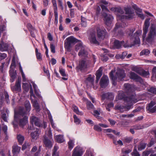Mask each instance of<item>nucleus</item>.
Masks as SVG:
<instances>
[{
    "instance_id": "f257e3e1",
    "label": "nucleus",
    "mask_w": 156,
    "mask_h": 156,
    "mask_svg": "<svg viewBox=\"0 0 156 156\" xmlns=\"http://www.w3.org/2000/svg\"><path fill=\"white\" fill-rule=\"evenodd\" d=\"M22 111L18 112V114L15 113L14 114V120L13 122V124L14 127H16L17 126L18 122H17L18 119H19V125L21 127H23L28 122V117L26 115V113H23Z\"/></svg>"
},
{
    "instance_id": "f03ea898",
    "label": "nucleus",
    "mask_w": 156,
    "mask_h": 156,
    "mask_svg": "<svg viewBox=\"0 0 156 156\" xmlns=\"http://www.w3.org/2000/svg\"><path fill=\"white\" fill-rule=\"evenodd\" d=\"M125 10L126 14L127 15V16H124L119 15H117V20L119 21L120 22H119V23H118L116 24V28L118 29L120 27H125L126 25V24L124 22H122L123 19L125 18L126 19L132 18L133 16L134 13L131 11V9L130 8L127 7L126 8Z\"/></svg>"
},
{
    "instance_id": "7ed1b4c3",
    "label": "nucleus",
    "mask_w": 156,
    "mask_h": 156,
    "mask_svg": "<svg viewBox=\"0 0 156 156\" xmlns=\"http://www.w3.org/2000/svg\"><path fill=\"white\" fill-rule=\"evenodd\" d=\"M114 71H111L110 73V78L113 82V84L115 85V81L117 80H122L126 76V74L123 70L118 69H117L115 76L113 75Z\"/></svg>"
},
{
    "instance_id": "20e7f679",
    "label": "nucleus",
    "mask_w": 156,
    "mask_h": 156,
    "mask_svg": "<svg viewBox=\"0 0 156 156\" xmlns=\"http://www.w3.org/2000/svg\"><path fill=\"white\" fill-rule=\"evenodd\" d=\"M127 98L128 99H129L128 102L131 104L130 105L126 106L117 105L115 106V109L116 110H119L122 112L127 111L132 108L133 103H135L138 101V100L135 98V96H132L130 98Z\"/></svg>"
},
{
    "instance_id": "39448f33",
    "label": "nucleus",
    "mask_w": 156,
    "mask_h": 156,
    "mask_svg": "<svg viewBox=\"0 0 156 156\" xmlns=\"http://www.w3.org/2000/svg\"><path fill=\"white\" fill-rule=\"evenodd\" d=\"M66 40L67 41L65 43V48L68 50H70L71 46V44L73 43L79 42V40H78L73 36H70L67 38Z\"/></svg>"
},
{
    "instance_id": "423d86ee",
    "label": "nucleus",
    "mask_w": 156,
    "mask_h": 156,
    "mask_svg": "<svg viewBox=\"0 0 156 156\" xmlns=\"http://www.w3.org/2000/svg\"><path fill=\"white\" fill-rule=\"evenodd\" d=\"M84 151L83 147L77 146L73 151L72 156H82Z\"/></svg>"
},
{
    "instance_id": "0eeeda50",
    "label": "nucleus",
    "mask_w": 156,
    "mask_h": 156,
    "mask_svg": "<svg viewBox=\"0 0 156 156\" xmlns=\"http://www.w3.org/2000/svg\"><path fill=\"white\" fill-rule=\"evenodd\" d=\"M142 33V30H138L134 34L133 36L131 38V41H133V43L132 44V45L139 43L140 40L139 36Z\"/></svg>"
},
{
    "instance_id": "6e6552de",
    "label": "nucleus",
    "mask_w": 156,
    "mask_h": 156,
    "mask_svg": "<svg viewBox=\"0 0 156 156\" xmlns=\"http://www.w3.org/2000/svg\"><path fill=\"white\" fill-rule=\"evenodd\" d=\"M31 90L30 91V96L32 99V101L33 103V106L37 109V111L39 110V106L37 101L35 99V96L33 93V91L31 86L30 85Z\"/></svg>"
},
{
    "instance_id": "1a4fd4ad",
    "label": "nucleus",
    "mask_w": 156,
    "mask_h": 156,
    "mask_svg": "<svg viewBox=\"0 0 156 156\" xmlns=\"http://www.w3.org/2000/svg\"><path fill=\"white\" fill-rule=\"evenodd\" d=\"M156 35L155 30L151 28L150 30L148 36L146 38V40L149 43H151L154 40V37Z\"/></svg>"
},
{
    "instance_id": "9d476101",
    "label": "nucleus",
    "mask_w": 156,
    "mask_h": 156,
    "mask_svg": "<svg viewBox=\"0 0 156 156\" xmlns=\"http://www.w3.org/2000/svg\"><path fill=\"white\" fill-rule=\"evenodd\" d=\"M122 45H123L124 47L125 48L130 46L129 45L124 44V41H120L117 40H115L113 42V48H114L119 49Z\"/></svg>"
},
{
    "instance_id": "9b49d317",
    "label": "nucleus",
    "mask_w": 156,
    "mask_h": 156,
    "mask_svg": "<svg viewBox=\"0 0 156 156\" xmlns=\"http://www.w3.org/2000/svg\"><path fill=\"white\" fill-rule=\"evenodd\" d=\"M150 22L149 20H146L145 22L144 27L143 28V40L144 41L146 39V34L148 30V28L149 26Z\"/></svg>"
},
{
    "instance_id": "f8f14e48",
    "label": "nucleus",
    "mask_w": 156,
    "mask_h": 156,
    "mask_svg": "<svg viewBox=\"0 0 156 156\" xmlns=\"http://www.w3.org/2000/svg\"><path fill=\"white\" fill-rule=\"evenodd\" d=\"M108 76L103 75L101 78L100 82V86L102 88H105L108 84Z\"/></svg>"
},
{
    "instance_id": "ddd939ff",
    "label": "nucleus",
    "mask_w": 156,
    "mask_h": 156,
    "mask_svg": "<svg viewBox=\"0 0 156 156\" xmlns=\"http://www.w3.org/2000/svg\"><path fill=\"white\" fill-rule=\"evenodd\" d=\"M102 15L104 17V20L107 25L110 24L112 22V20L113 19V17L110 15H108L105 12H104Z\"/></svg>"
},
{
    "instance_id": "4468645a",
    "label": "nucleus",
    "mask_w": 156,
    "mask_h": 156,
    "mask_svg": "<svg viewBox=\"0 0 156 156\" xmlns=\"http://www.w3.org/2000/svg\"><path fill=\"white\" fill-rule=\"evenodd\" d=\"M25 106L26 108V111H24V109L23 108H21L20 109L19 111L18 112H20L22 111V109H23L22 112L23 113H25L26 114L28 113L30 109H31V105L30 104L29 101H26L25 102Z\"/></svg>"
},
{
    "instance_id": "2eb2a0df",
    "label": "nucleus",
    "mask_w": 156,
    "mask_h": 156,
    "mask_svg": "<svg viewBox=\"0 0 156 156\" xmlns=\"http://www.w3.org/2000/svg\"><path fill=\"white\" fill-rule=\"evenodd\" d=\"M155 104V103L153 101H151L148 104L146 108L150 112L153 113L156 111V105L154 107L153 106Z\"/></svg>"
},
{
    "instance_id": "dca6fc26",
    "label": "nucleus",
    "mask_w": 156,
    "mask_h": 156,
    "mask_svg": "<svg viewBox=\"0 0 156 156\" xmlns=\"http://www.w3.org/2000/svg\"><path fill=\"white\" fill-rule=\"evenodd\" d=\"M124 87L125 90L128 93L132 92L136 90L134 86L131 85L128 83L125 84Z\"/></svg>"
},
{
    "instance_id": "f3484780",
    "label": "nucleus",
    "mask_w": 156,
    "mask_h": 156,
    "mask_svg": "<svg viewBox=\"0 0 156 156\" xmlns=\"http://www.w3.org/2000/svg\"><path fill=\"white\" fill-rule=\"evenodd\" d=\"M21 80L18 79L16 81L15 85L12 87L11 88L13 91H17L20 92L21 91Z\"/></svg>"
},
{
    "instance_id": "a211bd4d",
    "label": "nucleus",
    "mask_w": 156,
    "mask_h": 156,
    "mask_svg": "<svg viewBox=\"0 0 156 156\" xmlns=\"http://www.w3.org/2000/svg\"><path fill=\"white\" fill-rule=\"evenodd\" d=\"M130 77L131 79L134 80L136 81L139 82L141 83L143 82L142 80L141 77L138 76L134 72H131L130 73Z\"/></svg>"
},
{
    "instance_id": "6ab92c4d",
    "label": "nucleus",
    "mask_w": 156,
    "mask_h": 156,
    "mask_svg": "<svg viewBox=\"0 0 156 156\" xmlns=\"http://www.w3.org/2000/svg\"><path fill=\"white\" fill-rule=\"evenodd\" d=\"M98 36V37L103 38L106 37V30H101L99 27L97 28Z\"/></svg>"
},
{
    "instance_id": "aec40b11",
    "label": "nucleus",
    "mask_w": 156,
    "mask_h": 156,
    "mask_svg": "<svg viewBox=\"0 0 156 156\" xmlns=\"http://www.w3.org/2000/svg\"><path fill=\"white\" fill-rule=\"evenodd\" d=\"M100 5L101 7L102 11L108 12L109 10L107 8L106 5L108 4V2L105 0H101L100 2Z\"/></svg>"
},
{
    "instance_id": "412c9836",
    "label": "nucleus",
    "mask_w": 156,
    "mask_h": 156,
    "mask_svg": "<svg viewBox=\"0 0 156 156\" xmlns=\"http://www.w3.org/2000/svg\"><path fill=\"white\" fill-rule=\"evenodd\" d=\"M40 132L39 130L37 129L35 131L31 133V137L32 138L31 140L32 141H34L38 138Z\"/></svg>"
},
{
    "instance_id": "4be33fe9",
    "label": "nucleus",
    "mask_w": 156,
    "mask_h": 156,
    "mask_svg": "<svg viewBox=\"0 0 156 156\" xmlns=\"http://www.w3.org/2000/svg\"><path fill=\"white\" fill-rule=\"evenodd\" d=\"M89 40L90 42L91 43L98 45L99 44L98 42L96 39L94 33H92L90 34L89 37Z\"/></svg>"
},
{
    "instance_id": "5701e85b",
    "label": "nucleus",
    "mask_w": 156,
    "mask_h": 156,
    "mask_svg": "<svg viewBox=\"0 0 156 156\" xmlns=\"http://www.w3.org/2000/svg\"><path fill=\"white\" fill-rule=\"evenodd\" d=\"M30 120L31 123L34 124L35 126H40V120L36 117L33 116L30 118Z\"/></svg>"
},
{
    "instance_id": "b1692460",
    "label": "nucleus",
    "mask_w": 156,
    "mask_h": 156,
    "mask_svg": "<svg viewBox=\"0 0 156 156\" xmlns=\"http://www.w3.org/2000/svg\"><path fill=\"white\" fill-rule=\"evenodd\" d=\"M9 45L7 43H4L2 39L0 44V50L2 51H6L8 50Z\"/></svg>"
},
{
    "instance_id": "393cba45",
    "label": "nucleus",
    "mask_w": 156,
    "mask_h": 156,
    "mask_svg": "<svg viewBox=\"0 0 156 156\" xmlns=\"http://www.w3.org/2000/svg\"><path fill=\"white\" fill-rule=\"evenodd\" d=\"M54 139L55 140L59 143H63L65 141L63 135H62L55 136Z\"/></svg>"
},
{
    "instance_id": "a878e982",
    "label": "nucleus",
    "mask_w": 156,
    "mask_h": 156,
    "mask_svg": "<svg viewBox=\"0 0 156 156\" xmlns=\"http://www.w3.org/2000/svg\"><path fill=\"white\" fill-rule=\"evenodd\" d=\"M102 97L103 99L105 98L113 100L114 98V96L111 93H106L103 94L102 95Z\"/></svg>"
},
{
    "instance_id": "bb28decb",
    "label": "nucleus",
    "mask_w": 156,
    "mask_h": 156,
    "mask_svg": "<svg viewBox=\"0 0 156 156\" xmlns=\"http://www.w3.org/2000/svg\"><path fill=\"white\" fill-rule=\"evenodd\" d=\"M21 147L18 146L17 145H14L12 147V151L14 155L16 156L19 153Z\"/></svg>"
},
{
    "instance_id": "cd10ccee",
    "label": "nucleus",
    "mask_w": 156,
    "mask_h": 156,
    "mask_svg": "<svg viewBox=\"0 0 156 156\" xmlns=\"http://www.w3.org/2000/svg\"><path fill=\"white\" fill-rule=\"evenodd\" d=\"M43 142L46 147L48 148H51L52 147V142L47 137H44Z\"/></svg>"
},
{
    "instance_id": "c85d7f7f",
    "label": "nucleus",
    "mask_w": 156,
    "mask_h": 156,
    "mask_svg": "<svg viewBox=\"0 0 156 156\" xmlns=\"http://www.w3.org/2000/svg\"><path fill=\"white\" fill-rule=\"evenodd\" d=\"M102 75V67H100L99 69L97 70V73H96V82L97 83L101 76Z\"/></svg>"
},
{
    "instance_id": "c756f323",
    "label": "nucleus",
    "mask_w": 156,
    "mask_h": 156,
    "mask_svg": "<svg viewBox=\"0 0 156 156\" xmlns=\"http://www.w3.org/2000/svg\"><path fill=\"white\" fill-rule=\"evenodd\" d=\"M87 66L86 62L84 60H82L80 62L79 68L80 70L84 69L86 68Z\"/></svg>"
},
{
    "instance_id": "7c9ffc66",
    "label": "nucleus",
    "mask_w": 156,
    "mask_h": 156,
    "mask_svg": "<svg viewBox=\"0 0 156 156\" xmlns=\"http://www.w3.org/2000/svg\"><path fill=\"white\" fill-rule=\"evenodd\" d=\"M9 74L11 77V81L13 82L16 77V72H14L13 70H9Z\"/></svg>"
},
{
    "instance_id": "2f4dec72",
    "label": "nucleus",
    "mask_w": 156,
    "mask_h": 156,
    "mask_svg": "<svg viewBox=\"0 0 156 156\" xmlns=\"http://www.w3.org/2000/svg\"><path fill=\"white\" fill-rule=\"evenodd\" d=\"M30 85L32 86V85L30 83V86L28 83H23L22 87L23 89L26 91L28 92L29 90L30 87ZM31 89H30V90Z\"/></svg>"
},
{
    "instance_id": "473e14b6",
    "label": "nucleus",
    "mask_w": 156,
    "mask_h": 156,
    "mask_svg": "<svg viewBox=\"0 0 156 156\" xmlns=\"http://www.w3.org/2000/svg\"><path fill=\"white\" fill-rule=\"evenodd\" d=\"M73 109L76 114L78 115H83V113L82 112L80 111L78 108L75 105H73L72 106Z\"/></svg>"
},
{
    "instance_id": "72a5a7b5",
    "label": "nucleus",
    "mask_w": 156,
    "mask_h": 156,
    "mask_svg": "<svg viewBox=\"0 0 156 156\" xmlns=\"http://www.w3.org/2000/svg\"><path fill=\"white\" fill-rule=\"evenodd\" d=\"M79 43L77 44L75 46V50L77 51L79 49L82 50L84 48V46H83L82 42L79 40Z\"/></svg>"
},
{
    "instance_id": "f704fd0d",
    "label": "nucleus",
    "mask_w": 156,
    "mask_h": 156,
    "mask_svg": "<svg viewBox=\"0 0 156 156\" xmlns=\"http://www.w3.org/2000/svg\"><path fill=\"white\" fill-rule=\"evenodd\" d=\"M88 55L87 52L84 50V48L82 50H80L78 53V55L80 57H86Z\"/></svg>"
},
{
    "instance_id": "c9c22d12",
    "label": "nucleus",
    "mask_w": 156,
    "mask_h": 156,
    "mask_svg": "<svg viewBox=\"0 0 156 156\" xmlns=\"http://www.w3.org/2000/svg\"><path fill=\"white\" fill-rule=\"evenodd\" d=\"M74 140H73L70 139L68 142V148L72 150L73 147L74 145Z\"/></svg>"
},
{
    "instance_id": "e433bc0d",
    "label": "nucleus",
    "mask_w": 156,
    "mask_h": 156,
    "mask_svg": "<svg viewBox=\"0 0 156 156\" xmlns=\"http://www.w3.org/2000/svg\"><path fill=\"white\" fill-rule=\"evenodd\" d=\"M135 71H136L135 70ZM136 71L139 74L145 77H147L149 75V73L148 71H146L144 70H141L140 72Z\"/></svg>"
},
{
    "instance_id": "4c0bfd02",
    "label": "nucleus",
    "mask_w": 156,
    "mask_h": 156,
    "mask_svg": "<svg viewBox=\"0 0 156 156\" xmlns=\"http://www.w3.org/2000/svg\"><path fill=\"white\" fill-rule=\"evenodd\" d=\"M32 84L34 90V92L36 95L37 96H40V94L38 92V90L37 85L33 82H31L30 83Z\"/></svg>"
},
{
    "instance_id": "58836bf2",
    "label": "nucleus",
    "mask_w": 156,
    "mask_h": 156,
    "mask_svg": "<svg viewBox=\"0 0 156 156\" xmlns=\"http://www.w3.org/2000/svg\"><path fill=\"white\" fill-rule=\"evenodd\" d=\"M81 25L83 27H86L87 25L86 19L82 16H81Z\"/></svg>"
},
{
    "instance_id": "ea45409f",
    "label": "nucleus",
    "mask_w": 156,
    "mask_h": 156,
    "mask_svg": "<svg viewBox=\"0 0 156 156\" xmlns=\"http://www.w3.org/2000/svg\"><path fill=\"white\" fill-rule=\"evenodd\" d=\"M105 133H111L112 132L114 134L117 135H119L120 134V132H117L115 130H113L111 129H105Z\"/></svg>"
},
{
    "instance_id": "a19ab883",
    "label": "nucleus",
    "mask_w": 156,
    "mask_h": 156,
    "mask_svg": "<svg viewBox=\"0 0 156 156\" xmlns=\"http://www.w3.org/2000/svg\"><path fill=\"white\" fill-rule=\"evenodd\" d=\"M150 53V51L147 49H145L142 50L140 53V55H148Z\"/></svg>"
},
{
    "instance_id": "79ce46f5",
    "label": "nucleus",
    "mask_w": 156,
    "mask_h": 156,
    "mask_svg": "<svg viewBox=\"0 0 156 156\" xmlns=\"http://www.w3.org/2000/svg\"><path fill=\"white\" fill-rule=\"evenodd\" d=\"M54 13L55 15V24L57 25L58 23V13L57 9H54Z\"/></svg>"
},
{
    "instance_id": "37998d69",
    "label": "nucleus",
    "mask_w": 156,
    "mask_h": 156,
    "mask_svg": "<svg viewBox=\"0 0 156 156\" xmlns=\"http://www.w3.org/2000/svg\"><path fill=\"white\" fill-rule=\"evenodd\" d=\"M46 136H48L50 138H52V135L51 128H49L48 129V130L46 132L45 136V137H46Z\"/></svg>"
},
{
    "instance_id": "c03bdc74",
    "label": "nucleus",
    "mask_w": 156,
    "mask_h": 156,
    "mask_svg": "<svg viewBox=\"0 0 156 156\" xmlns=\"http://www.w3.org/2000/svg\"><path fill=\"white\" fill-rule=\"evenodd\" d=\"M20 70L22 76L23 78V82L27 81V80L26 78L25 74L23 72L22 67L20 64Z\"/></svg>"
},
{
    "instance_id": "a18cd8bd",
    "label": "nucleus",
    "mask_w": 156,
    "mask_h": 156,
    "mask_svg": "<svg viewBox=\"0 0 156 156\" xmlns=\"http://www.w3.org/2000/svg\"><path fill=\"white\" fill-rule=\"evenodd\" d=\"M18 141L20 144H22L24 140V137L20 134L18 135L17 137Z\"/></svg>"
},
{
    "instance_id": "49530a36",
    "label": "nucleus",
    "mask_w": 156,
    "mask_h": 156,
    "mask_svg": "<svg viewBox=\"0 0 156 156\" xmlns=\"http://www.w3.org/2000/svg\"><path fill=\"white\" fill-rule=\"evenodd\" d=\"M73 118L74 119V122L76 125H79L81 122V120L80 119L78 118L75 115H73Z\"/></svg>"
},
{
    "instance_id": "de8ad7c7",
    "label": "nucleus",
    "mask_w": 156,
    "mask_h": 156,
    "mask_svg": "<svg viewBox=\"0 0 156 156\" xmlns=\"http://www.w3.org/2000/svg\"><path fill=\"white\" fill-rule=\"evenodd\" d=\"M94 129L95 130L98 132H101L102 130V129L101 126L98 125H95L94 127Z\"/></svg>"
},
{
    "instance_id": "09e8293b",
    "label": "nucleus",
    "mask_w": 156,
    "mask_h": 156,
    "mask_svg": "<svg viewBox=\"0 0 156 156\" xmlns=\"http://www.w3.org/2000/svg\"><path fill=\"white\" fill-rule=\"evenodd\" d=\"M124 98V95L122 93V91H120L119 92L118 96L116 97L117 99L118 100L122 99Z\"/></svg>"
},
{
    "instance_id": "8fccbe9b",
    "label": "nucleus",
    "mask_w": 156,
    "mask_h": 156,
    "mask_svg": "<svg viewBox=\"0 0 156 156\" xmlns=\"http://www.w3.org/2000/svg\"><path fill=\"white\" fill-rule=\"evenodd\" d=\"M87 108L89 109L93 108H94V106L92 104L90 101H88L87 103Z\"/></svg>"
},
{
    "instance_id": "3c124183",
    "label": "nucleus",
    "mask_w": 156,
    "mask_h": 156,
    "mask_svg": "<svg viewBox=\"0 0 156 156\" xmlns=\"http://www.w3.org/2000/svg\"><path fill=\"white\" fill-rule=\"evenodd\" d=\"M49 120H50V122H51V126H52V127L54 128V129H55L56 127L55 126V124L53 122V119H52V116H51V114H49Z\"/></svg>"
},
{
    "instance_id": "603ef678",
    "label": "nucleus",
    "mask_w": 156,
    "mask_h": 156,
    "mask_svg": "<svg viewBox=\"0 0 156 156\" xmlns=\"http://www.w3.org/2000/svg\"><path fill=\"white\" fill-rule=\"evenodd\" d=\"M113 143L115 145L119 144L121 146L123 145V143L122 141L120 140L117 141L115 140V139H113Z\"/></svg>"
},
{
    "instance_id": "864d4df0",
    "label": "nucleus",
    "mask_w": 156,
    "mask_h": 156,
    "mask_svg": "<svg viewBox=\"0 0 156 156\" xmlns=\"http://www.w3.org/2000/svg\"><path fill=\"white\" fill-rule=\"evenodd\" d=\"M100 111H98V110H95L94 112V115L98 119H99L100 117L99 115L100 114Z\"/></svg>"
},
{
    "instance_id": "5fc2aeb1",
    "label": "nucleus",
    "mask_w": 156,
    "mask_h": 156,
    "mask_svg": "<svg viewBox=\"0 0 156 156\" xmlns=\"http://www.w3.org/2000/svg\"><path fill=\"white\" fill-rule=\"evenodd\" d=\"M59 72L61 75L63 76H66V74L65 73V69H59Z\"/></svg>"
},
{
    "instance_id": "6e6d98bb",
    "label": "nucleus",
    "mask_w": 156,
    "mask_h": 156,
    "mask_svg": "<svg viewBox=\"0 0 156 156\" xmlns=\"http://www.w3.org/2000/svg\"><path fill=\"white\" fill-rule=\"evenodd\" d=\"M149 91L154 94H156V88L154 87H151L149 90Z\"/></svg>"
},
{
    "instance_id": "4d7b16f0",
    "label": "nucleus",
    "mask_w": 156,
    "mask_h": 156,
    "mask_svg": "<svg viewBox=\"0 0 156 156\" xmlns=\"http://www.w3.org/2000/svg\"><path fill=\"white\" fill-rule=\"evenodd\" d=\"M50 49L52 53H55V47L54 44L52 43L50 44Z\"/></svg>"
},
{
    "instance_id": "13d9d810",
    "label": "nucleus",
    "mask_w": 156,
    "mask_h": 156,
    "mask_svg": "<svg viewBox=\"0 0 156 156\" xmlns=\"http://www.w3.org/2000/svg\"><path fill=\"white\" fill-rule=\"evenodd\" d=\"M114 106V104L112 103H111L108 104L106 107V109L108 111H110V108Z\"/></svg>"
},
{
    "instance_id": "bf43d9fd",
    "label": "nucleus",
    "mask_w": 156,
    "mask_h": 156,
    "mask_svg": "<svg viewBox=\"0 0 156 156\" xmlns=\"http://www.w3.org/2000/svg\"><path fill=\"white\" fill-rule=\"evenodd\" d=\"M124 142L129 143L131 141V139L129 137H125L122 139Z\"/></svg>"
},
{
    "instance_id": "052dcab7",
    "label": "nucleus",
    "mask_w": 156,
    "mask_h": 156,
    "mask_svg": "<svg viewBox=\"0 0 156 156\" xmlns=\"http://www.w3.org/2000/svg\"><path fill=\"white\" fill-rule=\"evenodd\" d=\"M51 2L54 7V9H57L56 0H51Z\"/></svg>"
},
{
    "instance_id": "680f3d73",
    "label": "nucleus",
    "mask_w": 156,
    "mask_h": 156,
    "mask_svg": "<svg viewBox=\"0 0 156 156\" xmlns=\"http://www.w3.org/2000/svg\"><path fill=\"white\" fill-rule=\"evenodd\" d=\"M134 30H135L133 28H132L130 30H128L127 32V34L129 36H132V34Z\"/></svg>"
},
{
    "instance_id": "e2e57ef3",
    "label": "nucleus",
    "mask_w": 156,
    "mask_h": 156,
    "mask_svg": "<svg viewBox=\"0 0 156 156\" xmlns=\"http://www.w3.org/2000/svg\"><path fill=\"white\" fill-rule=\"evenodd\" d=\"M15 66V58L14 57L13 58L12 60V63L11 64V66H10V68L11 69L10 70H13V67L14 68Z\"/></svg>"
},
{
    "instance_id": "0e129e2a",
    "label": "nucleus",
    "mask_w": 156,
    "mask_h": 156,
    "mask_svg": "<svg viewBox=\"0 0 156 156\" xmlns=\"http://www.w3.org/2000/svg\"><path fill=\"white\" fill-rule=\"evenodd\" d=\"M7 57V55L5 53H0V60H2L6 58Z\"/></svg>"
},
{
    "instance_id": "69168bd1",
    "label": "nucleus",
    "mask_w": 156,
    "mask_h": 156,
    "mask_svg": "<svg viewBox=\"0 0 156 156\" xmlns=\"http://www.w3.org/2000/svg\"><path fill=\"white\" fill-rule=\"evenodd\" d=\"M111 10L112 11H118L119 13L122 14L123 12L122 11V9L121 8H111Z\"/></svg>"
},
{
    "instance_id": "338daca9",
    "label": "nucleus",
    "mask_w": 156,
    "mask_h": 156,
    "mask_svg": "<svg viewBox=\"0 0 156 156\" xmlns=\"http://www.w3.org/2000/svg\"><path fill=\"white\" fill-rule=\"evenodd\" d=\"M85 155L86 156H94L93 154L89 150L86 151Z\"/></svg>"
},
{
    "instance_id": "774afa93",
    "label": "nucleus",
    "mask_w": 156,
    "mask_h": 156,
    "mask_svg": "<svg viewBox=\"0 0 156 156\" xmlns=\"http://www.w3.org/2000/svg\"><path fill=\"white\" fill-rule=\"evenodd\" d=\"M2 129L3 131L4 132L5 134H7V127L6 125H3L2 127Z\"/></svg>"
}]
</instances>
